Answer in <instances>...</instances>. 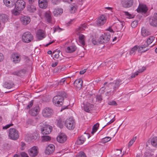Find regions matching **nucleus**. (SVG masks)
<instances>
[{"label":"nucleus","mask_w":157,"mask_h":157,"mask_svg":"<svg viewBox=\"0 0 157 157\" xmlns=\"http://www.w3.org/2000/svg\"><path fill=\"white\" fill-rule=\"evenodd\" d=\"M122 83V81L120 79L114 81L112 83H108L106 88H109L110 90L107 92L105 94L106 96H109L113 95L116 91L118 89L121 84Z\"/></svg>","instance_id":"f257e3e1"},{"label":"nucleus","mask_w":157,"mask_h":157,"mask_svg":"<svg viewBox=\"0 0 157 157\" xmlns=\"http://www.w3.org/2000/svg\"><path fill=\"white\" fill-rule=\"evenodd\" d=\"M64 96L66 97L65 95H57L55 96L52 99L53 104L56 106H59L62 105L64 101Z\"/></svg>","instance_id":"f03ea898"},{"label":"nucleus","mask_w":157,"mask_h":157,"mask_svg":"<svg viewBox=\"0 0 157 157\" xmlns=\"http://www.w3.org/2000/svg\"><path fill=\"white\" fill-rule=\"evenodd\" d=\"M65 125L69 130L73 129L75 125V123L73 118L72 117L67 119L65 122Z\"/></svg>","instance_id":"7ed1b4c3"},{"label":"nucleus","mask_w":157,"mask_h":157,"mask_svg":"<svg viewBox=\"0 0 157 157\" xmlns=\"http://www.w3.org/2000/svg\"><path fill=\"white\" fill-rule=\"evenodd\" d=\"M9 137L10 139L15 140L19 137L18 131L15 128H10L9 131Z\"/></svg>","instance_id":"20e7f679"},{"label":"nucleus","mask_w":157,"mask_h":157,"mask_svg":"<svg viewBox=\"0 0 157 157\" xmlns=\"http://www.w3.org/2000/svg\"><path fill=\"white\" fill-rule=\"evenodd\" d=\"M33 37L31 33L29 32L24 33L22 36V40L25 43H29L33 40Z\"/></svg>","instance_id":"39448f33"},{"label":"nucleus","mask_w":157,"mask_h":157,"mask_svg":"<svg viewBox=\"0 0 157 157\" xmlns=\"http://www.w3.org/2000/svg\"><path fill=\"white\" fill-rule=\"evenodd\" d=\"M111 35L109 33H106L102 34L99 38L100 44H103L108 42L110 40Z\"/></svg>","instance_id":"423d86ee"},{"label":"nucleus","mask_w":157,"mask_h":157,"mask_svg":"<svg viewBox=\"0 0 157 157\" xmlns=\"http://www.w3.org/2000/svg\"><path fill=\"white\" fill-rule=\"evenodd\" d=\"M42 127L41 131L42 134L43 135H46L50 133L52 130V128L48 125L46 124H43V126L40 125Z\"/></svg>","instance_id":"0eeeda50"},{"label":"nucleus","mask_w":157,"mask_h":157,"mask_svg":"<svg viewBox=\"0 0 157 157\" xmlns=\"http://www.w3.org/2000/svg\"><path fill=\"white\" fill-rule=\"evenodd\" d=\"M21 59V55L18 53H15L11 55V59L14 63H19L20 62Z\"/></svg>","instance_id":"6e6552de"},{"label":"nucleus","mask_w":157,"mask_h":157,"mask_svg":"<svg viewBox=\"0 0 157 157\" xmlns=\"http://www.w3.org/2000/svg\"><path fill=\"white\" fill-rule=\"evenodd\" d=\"M25 3L23 0H18L15 4V7L18 10H22L25 7Z\"/></svg>","instance_id":"1a4fd4ad"},{"label":"nucleus","mask_w":157,"mask_h":157,"mask_svg":"<svg viewBox=\"0 0 157 157\" xmlns=\"http://www.w3.org/2000/svg\"><path fill=\"white\" fill-rule=\"evenodd\" d=\"M148 10L146 5L144 4H140L136 9L137 11L139 13H145Z\"/></svg>","instance_id":"9d476101"},{"label":"nucleus","mask_w":157,"mask_h":157,"mask_svg":"<svg viewBox=\"0 0 157 157\" xmlns=\"http://www.w3.org/2000/svg\"><path fill=\"white\" fill-rule=\"evenodd\" d=\"M155 37L153 36H150L147 39L146 43L141 47L139 48V51H141L145 48L148 47L149 45L151 44L155 40Z\"/></svg>","instance_id":"9b49d317"},{"label":"nucleus","mask_w":157,"mask_h":157,"mask_svg":"<svg viewBox=\"0 0 157 157\" xmlns=\"http://www.w3.org/2000/svg\"><path fill=\"white\" fill-rule=\"evenodd\" d=\"M53 112V110L51 108L46 107L43 110L42 114L45 117H49L52 115Z\"/></svg>","instance_id":"f8f14e48"},{"label":"nucleus","mask_w":157,"mask_h":157,"mask_svg":"<svg viewBox=\"0 0 157 157\" xmlns=\"http://www.w3.org/2000/svg\"><path fill=\"white\" fill-rule=\"evenodd\" d=\"M149 24L152 26L157 27V13H154L149 19Z\"/></svg>","instance_id":"ddd939ff"},{"label":"nucleus","mask_w":157,"mask_h":157,"mask_svg":"<svg viewBox=\"0 0 157 157\" xmlns=\"http://www.w3.org/2000/svg\"><path fill=\"white\" fill-rule=\"evenodd\" d=\"M133 3V0H121V4L122 6L125 8L131 7Z\"/></svg>","instance_id":"4468645a"},{"label":"nucleus","mask_w":157,"mask_h":157,"mask_svg":"<svg viewBox=\"0 0 157 157\" xmlns=\"http://www.w3.org/2000/svg\"><path fill=\"white\" fill-rule=\"evenodd\" d=\"M38 153V148L37 147L34 146L29 150V154L32 157L36 156Z\"/></svg>","instance_id":"2eb2a0df"},{"label":"nucleus","mask_w":157,"mask_h":157,"mask_svg":"<svg viewBox=\"0 0 157 157\" xmlns=\"http://www.w3.org/2000/svg\"><path fill=\"white\" fill-rule=\"evenodd\" d=\"M106 20V17L104 15H101L98 18L96 24L98 25H102L105 23Z\"/></svg>","instance_id":"dca6fc26"},{"label":"nucleus","mask_w":157,"mask_h":157,"mask_svg":"<svg viewBox=\"0 0 157 157\" xmlns=\"http://www.w3.org/2000/svg\"><path fill=\"white\" fill-rule=\"evenodd\" d=\"M54 150V146L52 144H49L46 147L45 151V153L46 155H49L52 153Z\"/></svg>","instance_id":"f3484780"},{"label":"nucleus","mask_w":157,"mask_h":157,"mask_svg":"<svg viewBox=\"0 0 157 157\" xmlns=\"http://www.w3.org/2000/svg\"><path fill=\"white\" fill-rule=\"evenodd\" d=\"M57 141L59 143H62L67 140V137L64 133H61L57 137Z\"/></svg>","instance_id":"a211bd4d"},{"label":"nucleus","mask_w":157,"mask_h":157,"mask_svg":"<svg viewBox=\"0 0 157 157\" xmlns=\"http://www.w3.org/2000/svg\"><path fill=\"white\" fill-rule=\"evenodd\" d=\"M46 21L48 23L53 24L55 21L52 20V18L49 12H47L45 13L44 16Z\"/></svg>","instance_id":"6ab92c4d"},{"label":"nucleus","mask_w":157,"mask_h":157,"mask_svg":"<svg viewBox=\"0 0 157 157\" xmlns=\"http://www.w3.org/2000/svg\"><path fill=\"white\" fill-rule=\"evenodd\" d=\"M39 5L40 8L45 9L48 6V2L47 0H39Z\"/></svg>","instance_id":"aec40b11"},{"label":"nucleus","mask_w":157,"mask_h":157,"mask_svg":"<svg viewBox=\"0 0 157 157\" xmlns=\"http://www.w3.org/2000/svg\"><path fill=\"white\" fill-rule=\"evenodd\" d=\"M21 23L24 25L28 24L30 21V19L29 17L27 16L22 17L20 19Z\"/></svg>","instance_id":"412c9836"},{"label":"nucleus","mask_w":157,"mask_h":157,"mask_svg":"<svg viewBox=\"0 0 157 157\" xmlns=\"http://www.w3.org/2000/svg\"><path fill=\"white\" fill-rule=\"evenodd\" d=\"M83 81L81 79H76L74 83V86L78 89H80L82 85Z\"/></svg>","instance_id":"4be33fe9"},{"label":"nucleus","mask_w":157,"mask_h":157,"mask_svg":"<svg viewBox=\"0 0 157 157\" xmlns=\"http://www.w3.org/2000/svg\"><path fill=\"white\" fill-rule=\"evenodd\" d=\"M45 35L43 30L39 29L36 33V37L38 39L41 40L44 38Z\"/></svg>","instance_id":"5701e85b"},{"label":"nucleus","mask_w":157,"mask_h":157,"mask_svg":"<svg viewBox=\"0 0 157 157\" xmlns=\"http://www.w3.org/2000/svg\"><path fill=\"white\" fill-rule=\"evenodd\" d=\"M39 111V108L36 106L29 111V113L33 116H35L37 114Z\"/></svg>","instance_id":"b1692460"},{"label":"nucleus","mask_w":157,"mask_h":157,"mask_svg":"<svg viewBox=\"0 0 157 157\" xmlns=\"http://www.w3.org/2000/svg\"><path fill=\"white\" fill-rule=\"evenodd\" d=\"M3 1L5 5L9 7H12L14 4L13 0H3Z\"/></svg>","instance_id":"393cba45"},{"label":"nucleus","mask_w":157,"mask_h":157,"mask_svg":"<svg viewBox=\"0 0 157 157\" xmlns=\"http://www.w3.org/2000/svg\"><path fill=\"white\" fill-rule=\"evenodd\" d=\"M115 116H112V115H111L108 116V117H106L105 118V120L106 122H108L107 123L106 125H109L111 123L115 121L114 119L115 117Z\"/></svg>","instance_id":"a878e982"},{"label":"nucleus","mask_w":157,"mask_h":157,"mask_svg":"<svg viewBox=\"0 0 157 157\" xmlns=\"http://www.w3.org/2000/svg\"><path fill=\"white\" fill-rule=\"evenodd\" d=\"M8 17L6 14H0V22H2V23L4 24L8 21Z\"/></svg>","instance_id":"bb28decb"},{"label":"nucleus","mask_w":157,"mask_h":157,"mask_svg":"<svg viewBox=\"0 0 157 157\" xmlns=\"http://www.w3.org/2000/svg\"><path fill=\"white\" fill-rule=\"evenodd\" d=\"M63 12V9L61 8H56L54 9L53 14L55 16L61 15Z\"/></svg>","instance_id":"cd10ccee"},{"label":"nucleus","mask_w":157,"mask_h":157,"mask_svg":"<svg viewBox=\"0 0 157 157\" xmlns=\"http://www.w3.org/2000/svg\"><path fill=\"white\" fill-rule=\"evenodd\" d=\"M151 33L150 32L143 27L141 29V35L143 37H146L150 35Z\"/></svg>","instance_id":"c85d7f7f"},{"label":"nucleus","mask_w":157,"mask_h":157,"mask_svg":"<svg viewBox=\"0 0 157 157\" xmlns=\"http://www.w3.org/2000/svg\"><path fill=\"white\" fill-rule=\"evenodd\" d=\"M93 106V105L89 103H87L84 105V109L86 112H89L90 110H91Z\"/></svg>","instance_id":"c756f323"},{"label":"nucleus","mask_w":157,"mask_h":157,"mask_svg":"<svg viewBox=\"0 0 157 157\" xmlns=\"http://www.w3.org/2000/svg\"><path fill=\"white\" fill-rule=\"evenodd\" d=\"M69 10L70 12L71 13H73L75 12L76 11L78 7V5L75 3H73L72 4H71L69 6Z\"/></svg>","instance_id":"7c9ffc66"},{"label":"nucleus","mask_w":157,"mask_h":157,"mask_svg":"<svg viewBox=\"0 0 157 157\" xmlns=\"http://www.w3.org/2000/svg\"><path fill=\"white\" fill-rule=\"evenodd\" d=\"M76 49V47L73 45L68 46L66 50V51L68 53H71L75 51Z\"/></svg>","instance_id":"2f4dec72"},{"label":"nucleus","mask_w":157,"mask_h":157,"mask_svg":"<svg viewBox=\"0 0 157 157\" xmlns=\"http://www.w3.org/2000/svg\"><path fill=\"white\" fill-rule=\"evenodd\" d=\"M148 142L151 143L154 147H157V137L152 138L151 140H149Z\"/></svg>","instance_id":"473e14b6"},{"label":"nucleus","mask_w":157,"mask_h":157,"mask_svg":"<svg viewBox=\"0 0 157 157\" xmlns=\"http://www.w3.org/2000/svg\"><path fill=\"white\" fill-rule=\"evenodd\" d=\"M85 140V137L83 136H82L78 138L76 142V143L78 145H81L84 143Z\"/></svg>","instance_id":"72a5a7b5"},{"label":"nucleus","mask_w":157,"mask_h":157,"mask_svg":"<svg viewBox=\"0 0 157 157\" xmlns=\"http://www.w3.org/2000/svg\"><path fill=\"white\" fill-rule=\"evenodd\" d=\"M79 41L80 44L83 46L85 45V37L82 34L79 35Z\"/></svg>","instance_id":"f704fd0d"},{"label":"nucleus","mask_w":157,"mask_h":157,"mask_svg":"<svg viewBox=\"0 0 157 157\" xmlns=\"http://www.w3.org/2000/svg\"><path fill=\"white\" fill-rule=\"evenodd\" d=\"M28 11L30 12H33L36 10V8L34 4L29 5L27 7Z\"/></svg>","instance_id":"c9c22d12"},{"label":"nucleus","mask_w":157,"mask_h":157,"mask_svg":"<svg viewBox=\"0 0 157 157\" xmlns=\"http://www.w3.org/2000/svg\"><path fill=\"white\" fill-rule=\"evenodd\" d=\"M144 157H156L154 155L153 152L151 151H146L145 153Z\"/></svg>","instance_id":"e433bc0d"},{"label":"nucleus","mask_w":157,"mask_h":157,"mask_svg":"<svg viewBox=\"0 0 157 157\" xmlns=\"http://www.w3.org/2000/svg\"><path fill=\"white\" fill-rule=\"evenodd\" d=\"M38 136V134L37 133H33V134L30 135L28 139L29 141H32L33 140H35L37 139Z\"/></svg>","instance_id":"4c0bfd02"},{"label":"nucleus","mask_w":157,"mask_h":157,"mask_svg":"<svg viewBox=\"0 0 157 157\" xmlns=\"http://www.w3.org/2000/svg\"><path fill=\"white\" fill-rule=\"evenodd\" d=\"M138 48V46H135L133 47L130 52V55L131 56L134 55Z\"/></svg>","instance_id":"58836bf2"},{"label":"nucleus","mask_w":157,"mask_h":157,"mask_svg":"<svg viewBox=\"0 0 157 157\" xmlns=\"http://www.w3.org/2000/svg\"><path fill=\"white\" fill-rule=\"evenodd\" d=\"M99 126V124L98 123H96L93 126L91 132V133L92 134H94L97 131Z\"/></svg>","instance_id":"ea45409f"},{"label":"nucleus","mask_w":157,"mask_h":157,"mask_svg":"<svg viewBox=\"0 0 157 157\" xmlns=\"http://www.w3.org/2000/svg\"><path fill=\"white\" fill-rule=\"evenodd\" d=\"M92 43L94 45L98 44L99 43H100L99 38L96 36L93 37L92 39Z\"/></svg>","instance_id":"a19ab883"},{"label":"nucleus","mask_w":157,"mask_h":157,"mask_svg":"<svg viewBox=\"0 0 157 157\" xmlns=\"http://www.w3.org/2000/svg\"><path fill=\"white\" fill-rule=\"evenodd\" d=\"M86 28V26L84 24L78 27L76 29V31L78 33H79L82 32L84 30L85 28Z\"/></svg>","instance_id":"79ce46f5"},{"label":"nucleus","mask_w":157,"mask_h":157,"mask_svg":"<svg viewBox=\"0 0 157 157\" xmlns=\"http://www.w3.org/2000/svg\"><path fill=\"white\" fill-rule=\"evenodd\" d=\"M51 140V137L49 136H42V141L43 142L48 141Z\"/></svg>","instance_id":"37998d69"},{"label":"nucleus","mask_w":157,"mask_h":157,"mask_svg":"<svg viewBox=\"0 0 157 157\" xmlns=\"http://www.w3.org/2000/svg\"><path fill=\"white\" fill-rule=\"evenodd\" d=\"M18 10L16 7L11 11L12 14L14 15H18L20 14V11Z\"/></svg>","instance_id":"c03bdc74"},{"label":"nucleus","mask_w":157,"mask_h":157,"mask_svg":"<svg viewBox=\"0 0 157 157\" xmlns=\"http://www.w3.org/2000/svg\"><path fill=\"white\" fill-rule=\"evenodd\" d=\"M124 24V22H120L116 26L117 31H120L123 28V25Z\"/></svg>","instance_id":"a18cd8bd"},{"label":"nucleus","mask_w":157,"mask_h":157,"mask_svg":"<svg viewBox=\"0 0 157 157\" xmlns=\"http://www.w3.org/2000/svg\"><path fill=\"white\" fill-rule=\"evenodd\" d=\"M64 121L61 119H59L57 122L58 126L60 128H63Z\"/></svg>","instance_id":"49530a36"},{"label":"nucleus","mask_w":157,"mask_h":157,"mask_svg":"<svg viewBox=\"0 0 157 157\" xmlns=\"http://www.w3.org/2000/svg\"><path fill=\"white\" fill-rule=\"evenodd\" d=\"M108 83H107V82H105L104 83V87H102L100 89V91L101 92V93H103L104 91V90L105 89H106L107 90H110V89L109 88H106V86L108 85Z\"/></svg>","instance_id":"de8ad7c7"},{"label":"nucleus","mask_w":157,"mask_h":157,"mask_svg":"<svg viewBox=\"0 0 157 157\" xmlns=\"http://www.w3.org/2000/svg\"><path fill=\"white\" fill-rule=\"evenodd\" d=\"M136 140V137H133L129 142L128 144V147H131L132 145L135 142V141Z\"/></svg>","instance_id":"09e8293b"},{"label":"nucleus","mask_w":157,"mask_h":157,"mask_svg":"<svg viewBox=\"0 0 157 157\" xmlns=\"http://www.w3.org/2000/svg\"><path fill=\"white\" fill-rule=\"evenodd\" d=\"M26 71L25 70H22L19 71H18L17 72H16V74L18 76H20L24 74L25 72Z\"/></svg>","instance_id":"8fccbe9b"},{"label":"nucleus","mask_w":157,"mask_h":157,"mask_svg":"<svg viewBox=\"0 0 157 157\" xmlns=\"http://www.w3.org/2000/svg\"><path fill=\"white\" fill-rule=\"evenodd\" d=\"M4 86L6 88L10 89L13 86V85L9 83L5 82L4 84Z\"/></svg>","instance_id":"3c124183"},{"label":"nucleus","mask_w":157,"mask_h":157,"mask_svg":"<svg viewBox=\"0 0 157 157\" xmlns=\"http://www.w3.org/2000/svg\"><path fill=\"white\" fill-rule=\"evenodd\" d=\"M110 137H106L103 138L102 139L101 141L103 143H105L110 141Z\"/></svg>","instance_id":"603ef678"},{"label":"nucleus","mask_w":157,"mask_h":157,"mask_svg":"<svg viewBox=\"0 0 157 157\" xmlns=\"http://www.w3.org/2000/svg\"><path fill=\"white\" fill-rule=\"evenodd\" d=\"M53 57L56 59H58L59 57V55L58 52H53L52 54Z\"/></svg>","instance_id":"864d4df0"},{"label":"nucleus","mask_w":157,"mask_h":157,"mask_svg":"<svg viewBox=\"0 0 157 157\" xmlns=\"http://www.w3.org/2000/svg\"><path fill=\"white\" fill-rule=\"evenodd\" d=\"M57 69H58V71H64L66 69V67L64 66H58L57 67Z\"/></svg>","instance_id":"5fc2aeb1"},{"label":"nucleus","mask_w":157,"mask_h":157,"mask_svg":"<svg viewBox=\"0 0 157 157\" xmlns=\"http://www.w3.org/2000/svg\"><path fill=\"white\" fill-rule=\"evenodd\" d=\"M76 157H86V156L84 153L81 151L79 152Z\"/></svg>","instance_id":"6e6d98bb"},{"label":"nucleus","mask_w":157,"mask_h":157,"mask_svg":"<svg viewBox=\"0 0 157 157\" xmlns=\"http://www.w3.org/2000/svg\"><path fill=\"white\" fill-rule=\"evenodd\" d=\"M122 152V150L121 149H117L116 150V151L115 154V155L116 156H119L120 154H121Z\"/></svg>","instance_id":"4d7b16f0"},{"label":"nucleus","mask_w":157,"mask_h":157,"mask_svg":"<svg viewBox=\"0 0 157 157\" xmlns=\"http://www.w3.org/2000/svg\"><path fill=\"white\" fill-rule=\"evenodd\" d=\"M108 104L109 105H117L116 102L114 101H109L108 102Z\"/></svg>","instance_id":"13d9d810"},{"label":"nucleus","mask_w":157,"mask_h":157,"mask_svg":"<svg viewBox=\"0 0 157 157\" xmlns=\"http://www.w3.org/2000/svg\"><path fill=\"white\" fill-rule=\"evenodd\" d=\"M137 22L136 21H133L131 23V25L132 28H135L137 25Z\"/></svg>","instance_id":"bf43d9fd"},{"label":"nucleus","mask_w":157,"mask_h":157,"mask_svg":"<svg viewBox=\"0 0 157 157\" xmlns=\"http://www.w3.org/2000/svg\"><path fill=\"white\" fill-rule=\"evenodd\" d=\"M13 125V124H8L5 126H3V127L2 128L3 129H7L9 128H10V127L12 126Z\"/></svg>","instance_id":"052dcab7"},{"label":"nucleus","mask_w":157,"mask_h":157,"mask_svg":"<svg viewBox=\"0 0 157 157\" xmlns=\"http://www.w3.org/2000/svg\"><path fill=\"white\" fill-rule=\"evenodd\" d=\"M66 80L65 78H63L61 80H60L59 82H58V84L60 85H63L64 82H65Z\"/></svg>","instance_id":"680f3d73"},{"label":"nucleus","mask_w":157,"mask_h":157,"mask_svg":"<svg viewBox=\"0 0 157 157\" xmlns=\"http://www.w3.org/2000/svg\"><path fill=\"white\" fill-rule=\"evenodd\" d=\"M33 101H30L29 104L28 105L27 107V109H29L33 105Z\"/></svg>","instance_id":"e2e57ef3"},{"label":"nucleus","mask_w":157,"mask_h":157,"mask_svg":"<svg viewBox=\"0 0 157 157\" xmlns=\"http://www.w3.org/2000/svg\"><path fill=\"white\" fill-rule=\"evenodd\" d=\"M60 0H52V3L54 4H57L59 3Z\"/></svg>","instance_id":"0e129e2a"},{"label":"nucleus","mask_w":157,"mask_h":157,"mask_svg":"<svg viewBox=\"0 0 157 157\" xmlns=\"http://www.w3.org/2000/svg\"><path fill=\"white\" fill-rule=\"evenodd\" d=\"M21 157H29L28 155L25 152H22L21 153Z\"/></svg>","instance_id":"69168bd1"},{"label":"nucleus","mask_w":157,"mask_h":157,"mask_svg":"<svg viewBox=\"0 0 157 157\" xmlns=\"http://www.w3.org/2000/svg\"><path fill=\"white\" fill-rule=\"evenodd\" d=\"M21 149L22 150H23L25 149V144L23 142H21Z\"/></svg>","instance_id":"338daca9"},{"label":"nucleus","mask_w":157,"mask_h":157,"mask_svg":"<svg viewBox=\"0 0 157 157\" xmlns=\"http://www.w3.org/2000/svg\"><path fill=\"white\" fill-rule=\"evenodd\" d=\"M97 100L99 102H100L101 100H102V97L101 95H97L96 96Z\"/></svg>","instance_id":"774afa93"}]
</instances>
